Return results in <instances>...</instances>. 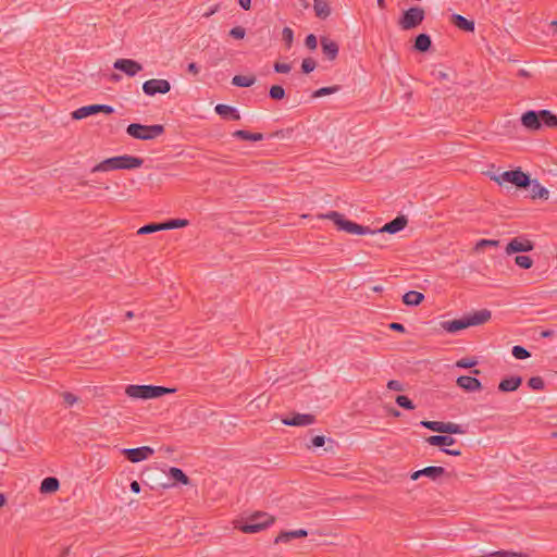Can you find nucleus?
Returning a JSON list of instances; mask_svg holds the SVG:
<instances>
[{
  "label": "nucleus",
  "mask_w": 557,
  "mask_h": 557,
  "mask_svg": "<svg viewBox=\"0 0 557 557\" xmlns=\"http://www.w3.org/2000/svg\"><path fill=\"white\" fill-rule=\"evenodd\" d=\"M321 219L331 220L339 231L357 235H376L382 233L396 234L404 230L408 223L405 215H398L394 220L385 223L380 230L373 231L369 226L360 225L354 221L345 219L344 214L337 211H329L320 215Z\"/></svg>",
  "instance_id": "1"
},
{
  "label": "nucleus",
  "mask_w": 557,
  "mask_h": 557,
  "mask_svg": "<svg viewBox=\"0 0 557 557\" xmlns=\"http://www.w3.org/2000/svg\"><path fill=\"white\" fill-rule=\"evenodd\" d=\"M144 164V159L135 156L123 154L102 160L91 169V173L113 170H134Z\"/></svg>",
  "instance_id": "2"
},
{
  "label": "nucleus",
  "mask_w": 557,
  "mask_h": 557,
  "mask_svg": "<svg viewBox=\"0 0 557 557\" xmlns=\"http://www.w3.org/2000/svg\"><path fill=\"white\" fill-rule=\"evenodd\" d=\"M174 388L157 385H136L129 384L125 388V394L135 399H154L163 395L174 393Z\"/></svg>",
  "instance_id": "3"
},
{
  "label": "nucleus",
  "mask_w": 557,
  "mask_h": 557,
  "mask_svg": "<svg viewBox=\"0 0 557 557\" xmlns=\"http://www.w3.org/2000/svg\"><path fill=\"white\" fill-rule=\"evenodd\" d=\"M492 180L499 185L503 183H510L518 189H528L529 185L531 184L530 174L523 172L521 168L504 171L500 174L493 175Z\"/></svg>",
  "instance_id": "4"
},
{
  "label": "nucleus",
  "mask_w": 557,
  "mask_h": 557,
  "mask_svg": "<svg viewBox=\"0 0 557 557\" xmlns=\"http://www.w3.org/2000/svg\"><path fill=\"white\" fill-rule=\"evenodd\" d=\"M164 126L161 124L144 125L132 123L126 127V133L131 137L140 140H151L164 133Z\"/></svg>",
  "instance_id": "5"
},
{
  "label": "nucleus",
  "mask_w": 557,
  "mask_h": 557,
  "mask_svg": "<svg viewBox=\"0 0 557 557\" xmlns=\"http://www.w3.org/2000/svg\"><path fill=\"white\" fill-rule=\"evenodd\" d=\"M274 522V518L267 512H256L246 521L240 522L237 529L244 533H258Z\"/></svg>",
  "instance_id": "6"
},
{
  "label": "nucleus",
  "mask_w": 557,
  "mask_h": 557,
  "mask_svg": "<svg viewBox=\"0 0 557 557\" xmlns=\"http://www.w3.org/2000/svg\"><path fill=\"white\" fill-rule=\"evenodd\" d=\"M425 13L424 10L420 7H412L406 11H404L403 15L400 16L398 24L399 26L405 29H413L418 27L424 20Z\"/></svg>",
  "instance_id": "7"
},
{
  "label": "nucleus",
  "mask_w": 557,
  "mask_h": 557,
  "mask_svg": "<svg viewBox=\"0 0 557 557\" xmlns=\"http://www.w3.org/2000/svg\"><path fill=\"white\" fill-rule=\"evenodd\" d=\"M114 108L108 104H89L84 106L72 112L73 120H82L98 113L112 114Z\"/></svg>",
  "instance_id": "8"
},
{
  "label": "nucleus",
  "mask_w": 557,
  "mask_h": 557,
  "mask_svg": "<svg viewBox=\"0 0 557 557\" xmlns=\"http://www.w3.org/2000/svg\"><path fill=\"white\" fill-rule=\"evenodd\" d=\"M171 90V83L168 79L151 78L143 84V91L146 96L153 97L158 94L165 95Z\"/></svg>",
  "instance_id": "9"
},
{
  "label": "nucleus",
  "mask_w": 557,
  "mask_h": 557,
  "mask_svg": "<svg viewBox=\"0 0 557 557\" xmlns=\"http://www.w3.org/2000/svg\"><path fill=\"white\" fill-rule=\"evenodd\" d=\"M122 455L131 462H140L153 455L154 450L150 446H140L137 448H124Z\"/></svg>",
  "instance_id": "10"
},
{
  "label": "nucleus",
  "mask_w": 557,
  "mask_h": 557,
  "mask_svg": "<svg viewBox=\"0 0 557 557\" xmlns=\"http://www.w3.org/2000/svg\"><path fill=\"white\" fill-rule=\"evenodd\" d=\"M534 249V243L525 237L518 236L512 238L506 246V253L513 255L518 252H529Z\"/></svg>",
  "instance_id": "11"
},
{
  "label": "nucleus",
  "mask_w": 557,
  "mask_h": 557,
  "mask_svg": "<svg viewBox=\"0 0 557 557\" xmlns=\"http://www.w3.org/2000/svg\"><path fill=\"white\" fill-rule=\"evenodd\" d=\"M113 67L117 71L123 72L129 77H134L143 71V65L133 59H117L113 63Z\"/></svg>",
  "instance_id": "12"
},
{
  "label": "nucleus",
  "mask_w": 557,
  "mask_h": 557,
  "mask_svg": "<svg viewBox=\"0 0 557 557\" xmlns=\"http://www.w3.org/2000/svg\"><path fill=\"white\" fill-rule=\"evenodd\" d=\"M282 422L289 426H307L315 422V417L311 413L294 412L292 417L283 418Z\"/></svg>",
  "instance_id": "13"
},
{
  "label": "nucleus",
  "mask_w": 557,
  "mask_h": 557,
  "mask_svg": "<svg viewBox=\"0 0 557 557\" xmlns=\"http://www.w3.org/2000/svg\"><path fill=\"white\" fill-rule=\"evenodd\" d=\"M540 111L529 110L521 115V124L530 131H539L542 128Z\"/></svg>",
  "instance_id": "14"
},
{
  "label": "nucleus",
  "mask_w": 557,
  "mask_h": 557,
  "mask_svg": "<svg viewBox=\"0 0 557 557\" xmlns=\"http://www.w3.org/2000/svg\"><path fill=\"white\" fill-rule=\"evenodd\" d=\"M456 384L458 387L462 388L466 392H478L483 388L482 383L474 376L470 375H460L457 377Z\"/></svg>",
  "instance_id": "15"
},
{
  "label": "nucleus",
  "mask_w": 557,
  "mask_h": 557,
  "mask_svg": "<svg viewBox=\"0 0 557 557\" xmlns=\"http://www.w3.org/2000/svg\"><path fill=\"white\" fill-rule=\"evenodd\" d=\"M320 45L322 53L327 60L333 61L337 58L339 51L337 42L326 36H322L320 38Z\"/></svg>",
  "instance_id": "16"
},
{
  "label": "nucleus",
  "mask_w": 557,
  "mask_h": 557,
  "mask_svg": "<svg viewBox=\"0 0 557 557\" xmlns=\"http://www.w3.org/2000/svg\"><path fill=\"white\" fill-rule=\"evenodd\" d=\"M492 312L488 309H482L465 315L468 326H476L490 321Z\"/></svg>",
  "instance_id": "17"
},
{
  "label": "nucleus",
  "mask_w": 557,
  "mask_h": 557,
  "mask_svg": "<svg viewBox=\"0 0 557 557\" xmlns=\"http://www.w3.org/2000/svg\"><path fill=\"white\" fill-rule=\"evenodd\" d=\"M323 446H325V451L334 454L337 444L331 437H325L324 435H315L311 438V444L308 445L309 448H319Z\"/></svg>",
  "instance_id": "18"
},
{
  "label": "nucleus",
  "mask_w": 557,
  "mask_h": 557,
  "mask_svg": "<svg viewBox=\"0 0 557 557\" xmlns=\"http://www.w3.org/2000/svg\"><path fill=\"white\" fill-rule=\"evenodd\" d=\"M520 375H511L503 379L498 384V391L502 393H509L517 391L522 384Z\"/></svg>",
  "instance_id": "19"
},
{
  "label": "nucleus",
  "mask_w": 557,
  "mask_h": 557,
  "mask_svg": "<svg viewBox=\"0 0 557 557\" xmlns=\"http://www.w3.org/2000/svg\"><path fill=\"white\" fill-rule=\"evenodd\" d=\"M214 111L218 115H220L224 120L238 121L240 120V114L235 107L219 103L215 106Z\"/></svg>",
  "instance_id": "20"
},
{
  "label": "nucleus",
  "mask_w": 557,
  "mask_h": 557,
  "mask_svg": "<svg viewBox=\"0 0 557 557\" xmlns=\"http://www.w3.org/2000/svg\"><path fill=\"white\" fill-rule=\"evenodd\" d=\"M308 535V531L305 529L294 531H282L274 540V543H288L294 539H301Z\"/></svg>",
  "instance_id": "21"
},
{
  "label": "nucleus",
  "mask_w": 557,
  "mask_h": 557,
  "mask_svg": "<svg viewBox=\"0 0 557 557\" xmlns=\"http://www.w3.org/2000/svg\"><path fill=\"white\" fill-rule=\"evenodd\" d=\"M425 441L432 446H438L442 448H447V446H451L456 443V440L453 436L442 433L438 435H431L426 437Z\"/></svg>",
  "instance_id": "22"
},
{
  "label": "nucleus",
  "mask_w": 557,
  "mask_h": 557,
  "mask_svg": "<svg viewBox=\"0 0 557 557\" xmlns=\"http://www.w3.org/2000/svg\"><path fill=\"white\" fill-rule=\"evenodd\" d=\"M451 23L459 29L468 33H473L475 29L474 21L468 20L460 14L451 15Z\"/></svg>",
  "instance_id": "23"
},
{
  "label": "nucleus",
  "mask_w": 557,
  "mask_h": 557,
  "mask_svg": "<svg viewBox=\"0 0 557 557\" xmlns=\"http://www.w3.org/2000/svg\"><path fill=\"white\" fill-rule=\"evenodd\" d=\"M441 325L446 332L453 334L469 327L465 315L460 319L444 321Z\"/></svg>",
  "instance_id": "24"
},
{
  "label": "nucleus",
  "mask_w": 557,
  "mask_h": 557,
  "mask_svg": "<svg viewBox=\"0 0 557 557\" xmlns=\"http://www.w3.org/2000/svg\"><path fill=\"white\" fill-rule=\"evenodd\" d=\"M432 47V39L430 35L421 33L416 36L413 49L420 53L428 52Z\"/></svg>",
  "instance_id": "25"
},
{
  "label": "nucleus",
  "mask_w": 557,
  "mask_h": 557,
  "mask_svg": "<svg viewBox=\"0 0 557 557\" xmlns=\"http://www.w3.org/2000/svg\"><path fill=\"white\" fill-rule=\"evenodd\" d=\"M168 476L173 481V484L180 483L182 485H189L190 479L188 475L180 468L171 467L168 472Z\"/></svg>",
  "instance_id": "26"
},
{
  "label": "nucleus",
  "mask_w": 557,
  "mask_h": 557,
  "mask_svg": "<svg viewBox=\"0 0 557 557\" xmlns=\"http://www.w3.org/2000/svg\"><path fill=\"white\" fill-rule=\"evenodd\" d=\"M528 189L530 190V195L532 199H547L549 191L547 188L542 186L537 180H531V184Z\"/></svg>",
  "instance_id": "27"
},
{
  "label": "nucleus",
  "mask_w": 557,
  "mask_h": 557,
  "mask_svg": "<svg viewBox=\"0 0 557 557\" xmlns=\"http://www.w3.org/2000/svg\"><path fill=\"white\" fill-rule=\"evenodd\" d=\"M60 482L55 476H47L41 481L40 492L44 494L54 493L59 490Z\"/></svg>",
  "instance_id": "28"
},
{
  "label": "nucleus",
  "mask_w": 557,
  "mask_h": 557,
  "mask_svg": "<svg viewBox=\"0 0 557 557\" xmlns=\"http://www.w3.org/2000/svg\"><path fill=\"white\" fill-rule=\"evenodd\" d=\"M422 476H426L432 481H437L441 476L446 474V470L440 466H430L421 469Z\"/></svg>",
  "instance_id": "29"
},
{
  "label": "nucleus",
  "mask_w": 557,
  "mask_h": 557,
  "mask_svg": "<svg viewBox=\"0 0 557 557\" xmlns=\"http://www.w3.org/2000/svg\"><path fill=\"white\" fill-rule=\"evenodd\" d=\"M424 300V295L417 290H409L403 296V302L407 306H418Z\"/></svg>",
  "instance_id": "30"
},
{
  "label": "nucleus",
  "mask_w": 557,
  "mask_h": 557,
  "mask_svg": "<svg viewBox=\"0 0 557 557\" xmlns=\"http://www.w3.org/2000/svg\"><path fill=\"white\" fill-rule=\"evenodd\" d=\"M233 137L242 140H251V141H259L263 139V134L261 133H251L246 129H238L235 131L233 134Z\"/></svg>",
  "instance_id": "31"
},
{
  "label": "nucleus",
  "mask_w": 557,
  "mask_h": 557,
  "mask_svg": "<svg viewBox=\"0 0 557 557\" xmlns=\"http://www.w3.org/2000/svg\"><path fill=\"white\" fill-rule=\"evenodd\" d=\"M313 9L319 18L325 20L331 14L330 5L322 0H314Z\"/></svg>",
  "instance_id": "32"
},
{
  "label": "nucleus",
  "mask_w": 557,
  "mask_h": 557,
  "mask_svg": "<svg viewBox=\"0 0 557 557\" xmlns=\"http://www.w3.org/2000/svg\"><path fill=\"white\" fill-rule=\"evenodd\" d=\"M541 124L547 127H557V115L549 110H540Z\"/></svg>",
  "instance_id": "33"
},
{
  "label": "nucleus",
  "mask_w": 557,
  "mask_h": 557,
  "mask_svg": "<svg viewBox=\"0 0 557 557\" xmlns=\"http://www.w3.org/2000/svg\"><path fill=\"white\" fill-rule=\"evenodd\" d=\"M256 77L253 75H235L232 78V84L236 87H250L255 84Z\"/></svg>",
  "instance_id": "34"
},
{
  "label": "nucleus",
  "mask_w": 557,
  "mask_h": 557,
  "mask_svg": "<svg viewBox=\"0 0 557 557\" xmlns=\"http://www.w3.org/2000/svg\"><path fill=\"white\" fill-rule=\"evenodd\" d=\"M188 224V220L185 219H170L165 222H162L163 230L181 228L187 226Z\"/></svg>",
  "instance_id": "35"
},
{
  "label": "nucleus",
  "mask_w": 557,
  "mask_h": 557,
  "mask_svg": "<svg viewBox=\"0 0 557 557\" xmlns=\"http://www.w3.org/2000/svg\"><path fill=\"white\" fill-rule=\"evenodd\" d=\"M466 430L457 423L454 422H444V432L443 434H448L451 436L453 434H465Z\"/></svg>",
  "instance_id": "36"
},
{
  "label": "nucleus",
  "mask_w": 557,
  "mask_h": 557,
  "mask_svg": "<svg viewBox=\"0 0 557 557\" xmlns=\"http://www.w3.org/2000/svg\"><path fill=\"white\" fill-rule=\"evenodd\" d=\"M525 556L527 555H524L522 553H516L512 550H495V552H490V553L482 555V557H525Z\"/></svg>",
  "instance_id": "37"
},
{
  "label": "nucleus",
  "mask_w": 557,
  "mask_h": 557,
  "mask_svg": "<svg viewBox=\"0 0 557 557\" xmlns=\"http://www.w3.org/2000/svg\"><path fill=\"white\" fill-rule=\"evenodd\" d=\"M420 425L425 428V429H429L433 432H437V433H442L444 432V422L442 421H429V420H423L420 422Z\"/></svg>",
  "instance_id": "38"
},
{
  "label": "nucleus",
  "mask_w": 557,
  "mask_h": 557,
  "mask_svg": "<svg viewBox=\"0 0 557 557\" xmlns=\"http://www.w3.org/2000/svg\"><path fill=\"white\" fill-rule=\"evenodd\" d=\"M158 231H163L162 223H148L141 226L138 231V235L152 234Z\"/></svg>",
  "instance_id": "39"
},
{
  "label": "nucleus",
  "mask_w": 557,
  "mask_h": 557,
  "mask_svg": "<svg viewBox=\"0 0 557 557\" xmlns=\"http://www.w3.org/2000/svg\"><path fill=\"white\" fill-rule=\"evenodd\" d=\"M339 89H341V86H338V85L321 87L313 91L312 98H320L323 96L332 95L334 92H337Z\"/></svg>",
  "instance_id": "40"
},
{
  "label": "nucleus",
  "mask_w": 557,
  "mask_h": 557,
  "mask_svg": "<svg viewBox=\"0 0 557 557\" xmlns=\"http://www.w3.org/2000/svg\"><path fill=\"white\" fill-rule=\"evenodd\" d=\"M285 89L281 85H272L269 89V97L272 100H282L285 98Z\"/></svg>",
  "instance_id": "41"
},
{
  "label": "nucleus",
  "mask_w": 557,
  "mask_h": 557,
  "mask_svg": "<svg viewBox=\"0 0 557 557\" xmlns=\"http://www.w3.org/2000/svg\"><path fill=\"white\" fill-rule=\"evenodd\" d=\"M511 354L516 359L523 360L531 356V352L523 346L516 345L511 349Z\"/></svg>",
  "instance_id": "42"
},
{
  "label": "nucleus",
  "mask_w": 557,
  "mask_h": 557,
  "mask_svg": "<svg viewBox=\"0 0 557 557\" xmlns=\"http://www.w3.org/2000/svg\"><path fill=\"white\" fill-rule=\"evenodd\" d=\"M395 401L399 407H401L404 409H407V410L414 409V405H413L412 400L406 395H398L396 397Z\"/></svg>",
  "instance_id": "43"
},
{
  "label": "nucleus",
  "mask_w": 557,
  "mask_h": 557,
  "mask_svg": "<svg viewBox=\"0 0 557 557\" xmlns=\"http://www.w3.org/2000/svg\"><path fill=\"white\" fill-rule=\"evenodd\" d=\"M515 263L521 269H530L533 265V260L529 256H517L515 258Z\"/></svg>",
  "instance_id": "44"
},
{
  "label": "nucleus",
  "mask_w": 557,
  "mask_h": 557,
  "mask_svg": "<svg viewBox=\"0 0 557 557\" xmlns=\"http://www.w3.org/2000/svg\"><path fill=\"white\" fill-rule=\"evenodd\" d=\"M528 386L535 391H543L545 383L541 376H532L528 380Z\"/></svg>",
  "instance_id": "45"
},
{
  "label": "nucleus",
  "mask_w": 557,
  "mask_h": 557,
  "mask_svg": "<svg viewBox=\"0 0 557 557\" xmlns=\"http://www.w3.org/2000/svg\"><path fill=\"white\" fill-rule=\"evenodd\" d=\"M315 66H317L315 60H313L312 58H306L301 62V72L304 74H309L315 69Z\"/></svg>",
  "instance_id": "46"
},
{
  "label": "nucleus",
  "mask_w": 557,
  "mask_h": 557,
  "mask_svg": "<svg viewBox=\"0 0 557 557\" xmlns=\"http://www.w3.org/2000/svg\"><path fill=\"white\" fill-rule=\"evenodd\" d=\"M478 364V360L474 358H462L456 361V367L461 369H470Z\"/></svg>",
  "instance_id": "47"
},
{
  "label": "nucleus",
  "mask_w": 557,
  "mask_h": 557,
  "mask_svg": "<svg viewBox=\"0 0 557 557\" xmlns=\"http://www.w3.org/2000/svg\"><path fill=\"white\" fill-rule=\"evenodd\" d=\"M282 39L285 42V45L287 46V48H289L294 41L293 29L289 27H284L283 32H282Z\"/></svg>",
  "instance_id": "48"
},
{
  "label": "nucleus",
  "mask_w": 557,
  "mask_h": 557,
  "mask_svg": "<svg viewBox=\"0 0 557 557\" xmlns=\"http://www.w3.org/2000/svg\"><path fill=\"white\" fill-rule=\"evenodd\" d=\"M498 245L499 240L496 239H480L475 245V249L481 250L484 247H497Z\"/></svg>",
  "instance_id": "49"
},
{
  "label": "nucleus",
  "mask_w": 557,
  "mask_h": 557,
  "mask_svg": "<svg viewBox=\"0 0 557 557\" xmlns=\"http://www.w3.org/2000/svg\"><path fill=\"white\" fill-rule=\"evenodd\" d=\"M273 70H274V72L280 73V74H286V73L290 72L292 65L288 63L275 62L273 64Z\"/></svg>",
  "instance_id": "50"
},
{
  "label": "nucleus",
  "mask_w": 557,
  "mask_h": 557,
  "mask_svg": "<svg viewBox=\"0 0 557 557\" xmlns=\"http://www.w3.org/2000/svg\"><path fill=\"white\" fill-rule=\"evenodd\" d=\"M246 35V29L242 26H235L230 30V36L234 39H243Z\"/></svg>",
  "instance_id": "51"
},
{
  "label": "nucleus",
  "mask_w": 557,
  "mask_h": 557,
  "mask_svg": "<svg viewBox=\"0 0 557 557\" xmlns=\"http://www.w3.org/2000/svg\"><path fill=\"white\" fill-rule=\"evenodd\" d=\"M305 45L308 49L314 50L318 46V39L315 35L309 34L305 39Z\"/></svg>",
  "instance_id": "52"
},
{
  "label": "nucleus",
  "mask_w": 557,
  "mask_h": 557,
  "mask_svg": "<svg viewBox=\"0 0 557 557\" xmlns=\"http://www.w3.org/2000/svg\"><path fill=\"white\" fill-rule=\"evenodd\" d=\"M62 398L67 406H73L75 403L78 401V397H76L74 394L70 392H64L62 394Z\"/></svg>",
  "instance_id": "53"
},
{
  "label": "nucleus",
  "mask_w": 557,
  "mask_h": 557,
  "mask_svg": "<svg viewBox=\"0 0 557 557\" xmlns=\"http://www.w3.org/2000/svg\"><path fill=\"white\" fill-rule=\"evenodd\" d=\"M293 133V129L292 128H285V129H280V131H276L272 134L269 135L270 138H274V137H277V138H285V137H289Z\"/></svg>",
  "instance_id": "54"
},
{
  "label": "nucleus",
  "mask_w": 557,
  "mask_h": 557,
  "mask_svg": "<svg viewBox=\"0 0 557 557\" xmlns=\"http://www.w3.org/2000/svg\"><path fill=\"white\" fill-rule=\"evenodd\" d=\"M387 388L395 392H401L404 389L403 384L397 380H389L387 382Z\"/></svg>",
  "instance_id": "55"
},
{
  "label": "nucleus",
  "mask_w": 557,
  "mask_h": 557,
  "mask_svg": "<svg viewBox=\"0 0 557 557\" xmlns=\"http://www.w3.org/2000/svg\"><path fill=\"white\" fill-rule=\"evenodd\" d=\"M432 75L437 81H450L449 74L447 72H444V71H433Z\"/></svg>",
  "instance_id": "56"
},
{
  "label": "nucleus",
  "mask_w": 557,
  "mask_h": 557,
  "mask_svg": "<svg viewBox=\"0 0 557 557\" xmlns=\"http://www.w3.org/2000/svg\"><path fill=\"white\" fill-rule=\"evenodd\" d=\"M388 329L392 330V331H395V332H399V333H405L406 332V327L404 324L401 323H398V322H392L388 324Z\"/></svg>",
  "instance_id": "57"
},
{
  "label": "nucleus",
  "mask_w": 557,
  "mask_h": 557,
  "mask_svg": "<svg viewBox=\"0 0 557 557\" xmlns=\"http://www.w3.org/2000/svg\"><path fill=\"white\" fill-rule=\"evenodd\" d=\"M188 73L193 74L194 76L199 74V66L195 62H190L187 66Z\"/></svg>",
  "instance_id": "58"
},
{
  "label": "nucleus",
  "mask_w": 557,
  "mask_h": 557,
  "mask_svg": "<svg viewBox=\"0 0 557 557\" xmlns=\"http://www.w3.org/2000/svg\"><path fill=\"white\" fill-rule=\"evenodd\" d=\"M442 451L450 456H461V450L459 449L442 448Z\"/></svg>",
  "instance_id": "59"
},
{
  "label": "nucleus",
  "mask_w": 557,
  "mask_h": 557,
  "mask_svg": "<svg viewBox=\"0 0 557 557\" xmlns=\"http://www.w3.org/2000/svg\"><path fill=\"white\" fill-rule=\"evenodd\" d=\"M129 488L133 493H139L140 492V484L137 481H132L129 484Z\"/></svg>",
  "instance_id": "60"
},
{
  "label": "nucleus",
  "mask_w": 557,
  "mask_h": 557,
  "mask_svg": "<svg viewBox=\"0 0 557 557\" xmlns=\"http://www.w3.org/2000/svg\"><path fill=\"white\" fill-rule=\"evenodd\" d=\"M238 4L247 11L251 8V0H238Z\"/></svg>",
  "instance_id": "61"
},
{
  "label": "nucleus",
  "mask_w": 557,
  "mask_h": 557,
  "mask_svg": "<svg viewBox=\"0 0 557 557\" xmlns=\"http://www.w3.org/2000/svg\"><path fill=\"white\" fill-rule=\"evenodd\" d=\"M421 476H422V471L421 470L413 471L410 474V479L413 480V481L419 480Z\"/></svg>",
  "instance_id": "62"
},
{
  "label": "nucleus",
  "mask_w": 557,
  "mask_h": 557,
  "mask_svg": "<svg viewBox=\"0 0 557 557\" xmlns=\"http://www.w3.org/2000/svg\"><path fill=\"white\" fill-rule=\"evenodd\" d=\"M554 334L553 330H544L541 332V337H550Z\"/></svg>",
  "instance_id": "63"
},
{
  "label": "nucleus",
  "mask_w": 557,
  "mask_h": 557,
  "mask_svg": "<svg viewBox=\"0 0 557 557\" xmlns=\"http://www.w3.org/2000/svg\"><path fill=\"white\" fill-rule=\"evenodd\" d=\"M7 504V497L4 494L0 493V508H2Z\"/></svg>",
  "instance_id": "64"
}]
</instances>
